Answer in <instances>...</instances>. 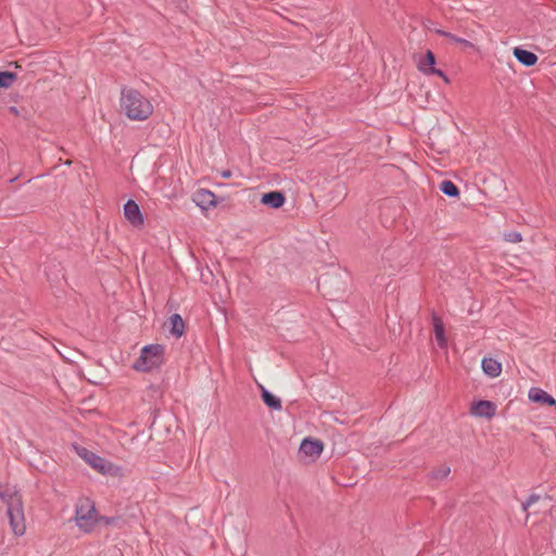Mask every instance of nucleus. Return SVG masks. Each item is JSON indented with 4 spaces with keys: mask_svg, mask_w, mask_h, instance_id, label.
Masks as SVG:
<instances>
[{
    "mask_svg": "<svg viewBox=\"0 0 556 556\" xmlns=\"http://www.w3.org/2000/svg\"><path fill=\"white\" fill-rule=\"evenodd\" d=\"M429 70H430L429 74L437 75V76H439V77L443 78V80H444L446 84H448V83H450V80H448L447 76H446V75H445L441 70L435 68V67H429Z\"/></svg>",
    "mask_w": 556,
    "mask_h": 556,
    "instance_id": "obj_24",
    "label": "nucleus"
},
{
    "mask_svg": "<svg viewBox=\"0 0 556 556\" xmlns=\"http://www.w3.org/2000/svg\"><path fill=\"white\" fill-rule=\"evenodd\" d=\"M465 34L468 37V40H470V41L477 39L476 38V33L472 29L466 30Z\"/></svg>",
    "mask_w": 556,
    "mask_h": 556,
    "instance_id": "obj_25",
    "label": "nucleus"
},
{
    "mask_svg": "<svg viewBox=\"0 0 556 556\" xmlns=\"http://www.w3.org/2000/svg\"><path fill=\"white\" fill-rule=\"evenodd\" d=\"M540 500V496L538 494H531L523 503H522V510L527 511L530 506H532L534 503H536Z\"/></svg>",
    "mask_w": 556,
    "mask_h": 556,
    "instance_id": "obj_23",
    "label": "nucleus"
},
{
    "mask_svg": "<svg viewBox=\"0 0 556 556\" xmlns=\"http://www.w3.org/2000/svg\"><path fill=\"white\" fill-rule=\"evenodd\" d=\"M432 323H433L435 341L441 349H444L446 346V338H445V330H444L443 321L439 316H437L433 313L432 314Z\"/></svg>",
    "mask_w": 556,
    "mask_h": 556,
    "instance_id": "obj_13",
    "label": "nucleus"
},
{
    "mask_svg": "<svg viewBox=\"0 0 556 556\" xmlns=\"http://www.w3.org/2000/svg\"><path fill=\"white\" fill-rule=\"evenodd\" d=\"M76 526L84 532L89 533L98 522V513L94 504L89 498H81L75 507Z\"/></svg>",
    "mask_w": 556,
    "mask_h": 556,
    "instance_id": "obj_2",
    "label": "nucleus"
},
{
    "mask_svg": "<svg viewBox=\"0 0 556 556\" xmlns=\"http://www.w3.org/2000/svg\"><path fill=\"white\" fill-rule=\"evenodd\" d=\"M437 33L440 36L445 37V38L450 39L451 41H453L455 43L462 45L464 48L475 49V45L470 40H468L466 38L457 37L454 34L445 31V30H442V29H438Z\"/></svg>",
    "mask_w": 556,
    "mask_h": 556,
    "instance_id": "obj_17",
    "label": "nucleus"
},
{
    "mask_svg": "<svg viewBox=\"0 0 556 556\" xmlns=\"http://www.w3.org/2000/svg\"><path fill=\"white\" fill-rule=\"evenodd\" d=\"M513 54L525 66H533L538 62L535 53L518 47L514 49Z\"/></svg>",
    "mask_w": 556,
    "mask_h": 556,
    "instance_id": "obj_11",
    "label": "nucleus"
},
{
    "mask_svg": "<svg viewBox=\"0 0 556 556\" xmlns=\"http://www.w3.org/2000/svg\"><path fill=\"white\" fill-rule=\"evenodd\" d=\"M222 176L224 178H230L231 177V172L230 170H225V172L222 173Z\"/></svg>",
    "mask_w": 556,
    "mask_h": 556,
    "instance_id": "obj_26",
    "label": "nucleus"
},
{
    "mask_svg": "<svg viewBox=\"0 0 556 556\" xmlns=\"http://www.w3.org/2000/svg\"><path fill=\"white\" fill-rule=\"evenodd\" d=\"M126 219L135 227L143 225V216L139 205L134 200H128L124 205Z\"/></svg>",
    "mask_w": 556,
    "mask_h": 556,
    "instance_id": "obj_7",
    "label": "nucleus"
},
{
    "mask_svg": "<svg viewBox=\"0 0 556 556\" xmlns=\"http://www.w3.org/2000/svg\"><path fill=\"white\" fill-rule=\"evenodd\" d=\"M482 369L484 371V374H486L488 376L492 377V378H495L497 376H500L501 371H502V365L494 358H483L482 359Z\"/></svg>",
    "mask_w": 556,
    "mask_h": 556,
    "instance_id": "obj_14",
    "label": "nucleus"
},
{
    "mask_svg": "<svg viewBox=\"0 0 556 556\" xmlns=\"http://www.w3.org/2000/svg\"><path fill=\"white\" fill-rule=\"evenodd\" d=\"M434 64H435V56L430 50H428L426 55L419 60L418 68L422 73L429 75V72H430L429 67H434Z\"/></svg>",
    "mask_w": 556,
    "mask_h": 556,
    "instance_id": "obj_18",
    "label": "nucleus"
},
{
    "mask_svg": "<svg viewBox=\"0 0 556 556\" xmlns=\"http://www.w3.org/2000/svg\"><path fill=\"white\" fill-rule=\"evenodd\" d=\"M286 201L285 195L280 191H271L262 195L261 202L273 208H278L283 205Z\"/></svg>",
    "mask_w": 556,
    "mask_h": 556,
    "instance_id": "obj_12",
    "label": "nucleus"
},
{
    "mask_svg": "<svg viewBox=\"0 0 556 556\" xmlns=\"http://www.w3.org/2000/svg\"><path fill=\"white\" fill-rule=\"evenodd\" d=\"M528 395H529V400L534 403H540V404L547 405V406H553L556 404L555 399L540 388H531L529 390Z\"/></svg>",
    "mask_w": 556,
    "mask_h": 556,
    "instance_id": "obj_9",
    "label": "nucleus"
},
{
    "mask_svg": "<svg viewBox=\"0 0 556 556\" xmlns=\"http://www.w3.org/2000/svg\"><path fill=\"white\" fill-rule=\"evenodd\" d=\"M439 189L442 193L451 198H456L459 194L457 186L451 180H443Z\"/></svg>",
    "mask_w": 556,
    "mask_h": 556,
    "instance_id": "obj_19",
    "label": "nucleus"
},
{
    "mask_svg": "<svg viewBox=\"0 0 556 556\" xmlns=\"http://www.w3.org/2000/svg\"><path fill=\"white\" fill-rule=\"evenodd\" d=\"M104 520H105V522H106L108 525H110V523H112V522H113V519H111V518H105Z\"/></svg>",
    "mask_w": 556,
    "mask_h": 556,
    "instance_id": "obj_27",
    "label": "nucleus"
},
{
    "mask_svg": "<svg viewBox=\"0 0 556 556\" xmlns=\"http://www.w3.org/2000/svg\"><path fill=\"white\" fill-rule=\"evenodd\" d=\"M121 109L131 121H146L153 113L151 101L132 88L122 90Z\"/></svg>",
    "mask_w": 556,
    "mask_h": 556,
    "instance_id": "obj_1",
    "label": "nucleus"
},
{
    "mask_svg": "<svg viewBox=\"0 0 556 556\" xmlns=\"http://www.w3.org/2000/svg\"><path fill=\"white\" fill-rule=\"evenodd\" d=\"M164 348L161 344H149L141 350L140 356L136 359L132 367L137 371H150L159 367L162 363Z\"/></svg>",
    "mask_w": 556,
    "mask_h": 556,
    "instance_id": "obj_3",
    "label": "nucleus"
},
{
    "mask_svg": "<svg viewBox=\"0 0 556 556\" xmlns=\"http://www.w3.org/2000/svg\"><path fill=\"white\" fill-rule=\"evenodd\" d=\"M496 413V405L486 400H480L472 403L470 414L476 417L492 418Z\"/></svg>",
    "mask_w": 556,
    "mask_h": 556,
    "instance_id": "obj_6",
    "label": "nucleus"
},
{
    "mask_svg": "<svg viewBox=\"0 0 556 556\" xmlns=\"http://www.w3.org/2000/svg\"><path fill=\"white\" fill-rule=\"evenodd\" d=\"M323 443L318 440L304 439L301 443L300 451L311 457H317L323 452Z\"/></svg>",
    "mask_w": 556,
    "mask_h": 556,
    "instance_id": "obj_8",
    "label": "nucleus"
},
{
    "mask_svg": "<svg viewBox=\"0 0 556 556\" xmlns=\"http://www.w3.org/2000/svg\"><path fill=\"white\" fill-rule=\"evenodd\" d=\"M262 400L271 409L281 410L282 405L280 399L271 394L267 389L261 386Z\"/></svg>",
    "mask_w": 556,
    "mask_h": 556,
    "instance_id": "obj_15",
    "label": "nucleus"
},
{
    "mask_svg": "<svg viewBox=\"0 0 556 556\" xmlns=\"http://www.w3.org/2000/svg\"><path fill=\"white\" fill-rule=\"evenodd\" d=\"M77 455L83 458L91 468L97 470L102 475L116 476L118 472V468L114 466L108 459L97 455L96 453L87 450L84 446L74 445L73 446Z\"/></svg>",
    "mask_w": 556,
    "mask_h": 556,
    "instance_id": "obj_4",
    "label": "nucleus"
},
{
    "mask_svg": "<svg viewBox=\"0 0 556 556\" xmlns=\"http://www.w3.org/2000/svg\"><path fill=\"white\" fill-rule=\"evenodd\" d=\"M193 201L198 206L203 210H207L216 204L215 194L208 190H199L193 195Z\"/></svg>",
    "mask_w": 556,
    "mask_h": 556,
    "instance_id": "obj_10",
    "label": "nucleus"
},
{
    "mask_svg": "<svg viewBox=\"0 0 556 556\" xmlns=\"http://www.w3.org/2000/svg\"><path fill=\"white\" fill-rule=\"evenodd\" d=\"M16 75L11 72H0V87L9 88L15 80Z\"/></svg>",
    "mask_w": 556,
    "mask_h": 556,
    "instance_id": "obj_21",
    "label": "nucleus"
},
{
    "mask_svg": "<svg viewBox=\"0 0 556 556\" xmlns=\"http://www.w3.org/2000/svg\"><path fill=\"white\" fill-rule=\"evenodd\" d=\"M451 472V468L447 465H440L437 469L432 470L429 473V478L431 480H443L445 479Z\"/></svg>",
    "mask_w": 556,
    "mask_h": 556,
    "instance_id": "obj_20",
    "label": "nucleus"
},
{
    "mask_svg": "<svg viewBox=\"0 0 556 556\" xmlns=\"http://www.w3.org/2000/svg\"><path fill=\"white\" fill-rule=\"evenodd\" d=\"M170 333L180 338L185 332V323L179 314H173L169 317Z\"/></svg>",
    "mask_w": 556,
    "mask_h": 556,
    "instance_id": "obj_16",
    "label": "nucleus"
},
{
    "mask_svg": "<svg viewBox=\"0 0 556 556\" xmlns=\"http://www.w3.org/2000/svg\"><path fill=\"white\" fill-rule=\"evenodd\" d=\"M504 239L510 243H518L522 240V236L518 231H508L504 233Z\"/></svg>",
    "mask_w": 556,
    "mask_h": 556,
    "instance_id": "obj_22",
    "label": "nucleus"
},
{
    "mask_svg": "<svg viewBox=\"0 0 556 556\" xmlns=\"http://www.w3.org/2000/svg\"><path fill=\"white\" fill-rule=\"evenodd\" d=\"M8 516L10 525L14 534L21 536L25 533L26 527L24 521V515L21 507H9Z\"/></svg>",
    "mask_w": 556,
    "mask_h": 556,
    "instance_id": "obj_5",
    "label": "nucleus"
}]
</instances>
